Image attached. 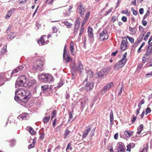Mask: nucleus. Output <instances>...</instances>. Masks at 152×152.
Masks as SVG:
<instances>
[{
	"instance_id": "f8f14e48",
	"label": "nucleus",
	"mask_w": 152,
	"mask_h": 152,
	"mask_svg": "<svg viewBox=\"0 0 152 152\" xmlns=\"http://www.w3.org/2000/svg\"><path fill=\"white\" fill-rule=\"evenodd\" d=\"M91 128L90 127H89L87 128L86 130L83 132L82 134V138L83 139H85L87 135L89 132L91 130Z\"/></svg>"
},
{
	"instance_id": "c03bdc74",
	"label": "nucleus",
	"mask_w": 152,
	"mask_h": 152,
	"mask_svg": "<svg viewBox=\"0 0 152 152\" xmlns=\"http://www.w3.org/2000/svg\"><path fill=\"white\" fill-rule=\"evenodd\" d=\"M149 10H148L147 11V13L145 14L143 17V20H145L147 16L149 15Z\"/></svg>"
},
{
	"instance_id": "a18cd8bd",
	"label": "nucleus",
	"mask_w": 152,
	"mask_h": 152,
	"mask_svg": "<svg viewBox=\"0 0 152 152\" xmlns=\"http://www.w3.org/2000/svg\"><path fill=\"white\" fill-rule=\"evenodd\" d=\"M70 12L68 11L67 12H64V14L65 16H69L70 15Z\"/></svg>"
},
{
	"instance_id": "4c0bfd02",
	"label": "nucleus",
	"mask_w": 152,
	"mask_h": 152,
	"mask_svg": "<svg viewBox=\"0 0 152 152\" xmlns=\"http://www.w3.org/2000/svg\"><path fill=\"white\" fill-rule=\"evenodd\" d=\"M151 111V110L150 107H148L145 110V114L146 115L150 113Z\"/></svg>"
},
{
	"instance_id": "f3484780",
	"label": "nucleus",
	"mask_w": 152,
	"mask_h": 152,
	"mask_svg": "<svg viewBox=\"0 0 152 152\" xmlns=\"http://www.w3.org/2000/svg\"><path fill=\"white\" fill-rule=\"evenodd\" d=\"M28 116V114L27 113H22L18 117L20 118H21L22 120L27 119Z\"/></svg>"
},
{
	"instance_id": "0e129e2a",
	"label": "nucleus",
	"mask_w": 152,
	"mask_h": 152,
	"mask_svg": "<svg viewBox=\"0 0 152 152\" xmlns=\"http://www.w3.org/2000/svg\"><path fill=\"white\" fill-rule=\"evenodd\" d=\"M15 141L14 140H12V141H11V142L12 143H13L11 144V146L12 147L15 144Z\"/></svg>"
},
{
	"instance_id": "ddd939ff",
	"label": "nucleus",
	"mask_w": 152,
	"mask_h": 152,
	"mask_svg": "<svg viewBox=\"0 0 152 152\" xmlns=\"http://www.w3.org/2000/svg\"><path fill=\"white\" fill-rule=\"evenodd\" d=\"M16 10L15 8H13L10 9L9 10L7 13L5 18H9L15 12Z\"/></svg>"
},
{
	"instance_id": "5701e85b",
	"label": "nucleus",
	"mask_w": 152,
	"mask_h": 152,
	"mask_svg": "<svg viewBox=\"0 0 152 152\" xmlns=\"http://www.w3.org/2000/svg\"><path fill=\"white\" fill-rule=\"evenodd\" d=\"M37 42L40 45H43L47 43L45 42L44 39H39L37 40Z\"/></svg>"
},
{
	"instance_id": "2f4dec72",
	"label": "nucleus",
	"mask_w": 152,
	"mask_h": 152,
	"mask_svg": "<svg viewBox=\"0 0 152 152\" xmlns=\"http://www.w3.org/2000/svg\"><path fill=\"white\" fill-rule=\"evenodd\" d=\"M106 75L104 74V73L103 72V71L102 70L98 73V76L100 77H102L104 75Z\"/></svg>"
},
{
	"instance_id": "1a4fd4ad",
	"label": "nucleus",
	"mask_w": 152,
	"mask_h": 152,
	"mask_svg": "<svg viewBox=\"0 0 152 152\" xmlns=\"http://www.w3.org/2000/svg\"><path fill=\"white\" fill-rule=\"evenodd\" d=\"M80 18H77L76 19L74 24V33H76L77 32L80 25Z\"/></svg>"
},
{
	"instance_id": "79ce46f5",
	"label": "nucleus",
	"mask_w": 152,
	"mask_h": 152,
	"mask_svg": "<svg viewBox=\"0 0 152 152\" xmlns=\"http://www.w3.org/2000/svg\"><path fill=\"white\" fill-rule=\"evenodd\" d=\"M129 30L130 31L133 32H135L137 31V29L136 28H132L130 26H129Z\"/></svg>"
},
{
	"instance_id": "39448f33",
	"label": "nucleus",
	"mask_w": 152,
	"mask_h": 152,
	"mask_svg": "<svg viewBox=\"0 0 152 152\" xmlns=\"http://www.w3.org/2000/svg\"><path fill=\"white\" fill-rule=\"evenodd\" d=\"M43 64L42 62L39 61H37L34 64V65L33 66V69L34 70H36L37 71H42V68L43 67Z\"/></svg>"
},
{
	"instance_id": "f704fd0d",
	"label": "nucleus",
	"mask_w": 152,
	"mask_h": 152,
	"mask_svg": "<svg viewBox=\"0 0 152 152\" xmlns=\"http://www.w3.org/2000/svg\"><path fill=\"white\" fill-rule=\"evenodd\" d=\"M41 88L44 91H45L49 88V86L47 85L43 86H42Z\"/></svg>"
},
{
	"instance_id": "9d476101",
	"label": "nucleus",
	"mask_w": 152,
	"mask_h": 152,
	"mask_svg": "<svg viewBox=\"0 0 152 152\" xmlns=\"http://www.w3.org/2000/svg\"><path fill=\"white\" fill-rule=\"evenodd\" d=\"M113 82H111L107 84L103 88L101 93L102 94L104 93L107 90L109 89L111 87L113 86Z\"/></svg>"
},
{
	"instance_id": "5fc2aeb1",
	"label": "nucleus",
	"mask_w": 152,
	"mask_h": 152,
	"mask_svg": "<svg viewBox=\"0 0 152 152\" xmlns=\"http://www.w3.org/2000/svg\"><path fill=\"white\" fill-rule=\"evenodd\" d=\"M61 127V125H60L59 126H58L56 127V128H55V131L57 132L59 131V130L60 129Z\"/></svg>"
},
{
	"instance_id": "8fccbe9b",
	"label": "nucleus",
	"mask_w": 152,
	"mask_h": 152,
	"mask_svg": "<svg viewBox=\"0 0 152 152\" xmlns=\"http://www.w3.org/2000/svg\"><path fill=\"white\" fill-rule=\"evenodd\" d=\"M121 20L123 22H125L127 21V18L125 16H123L121 18Z\"/></svg>"
},
{
	"instance_id": "9b49d317",
	"label": "nucleus",
	"mask_w": 152,
	"mask_h": 152,
	"mask_svg": "<svg viewBox=\"0 0 152 152\" xmlns=\"http://www.w3.org/2000/svg\"><path fill=\"white\" fill-rule=\"evenodd\" d=\"M127 39H126V40H122L121 45V49L122 50H126L127 48Z\"/></svg>"
},
{
	"instance_id": "aec40b11",
	"label": "nucleus",
	"mask_w": 152,
	"mask_h": 152,
	"mask_svg": "<svg viewBox=\"0 0 152 152\" xmlns=\"http://www.w3.org/2000/svg\"><path fill=\"white\" fill-rule=\"evenodd\" d=\"M26 83H23V81L21 80L17 81L16 83V85H17L19 86H25Z\"/></svg>"
},
{
	"instance_id": "58836bf2",
	"label": "nucleus",
	"mask_w": 152,
	"mask_h": 152,
	"mask_svg": "<svg viewBox=\"0 0 152 152\" xmlns=\"http://www.w3.org/2000/svg\"><path fill=\"white\" fill-rule=\"evenodd\" d=\"M131 11L133 12V14L135 15H137L138 14V12L137 10L133 9V8H131Z\"/></svg>"
},
{
	"instance_id": "393cba45",
	"label": "nucleus",
	"mask_w": 152,
	"mask_h": 152,
	"mask_svg": "<svg viewBox=\"0 0 152 152\" xmlns=\"http://www.w3.org/2000/svg\"><path fill=\"white\" fill-rule=\"evenodd\" d=\"M50 116L49 115L48 116H46L44 117L43 119V121L44 124L47 123L50 120Z\"/></svg>"
},
{
	"instance_id": "13d9d810",
	"label": "nucleus",
	"mask_w": 152,
	"mask_h": 152,
	"mask_svg": "<svg viewBox=\"0 0 152 152\" xmlns=\"http://www.w3.org/2000/svg\"><path fill=\"white\" fill-rule=\"evenodd\" d=\"M112 9H110L108 11L104 14V15L106 16L108 15L109 13L112 12Z\"/></svg>"
},
{
	"instance_id": "0eeeda50",
	"label": "nucleus",
	"mask_w": 152,
	"mask_h": 152,
	"mask_svg": "<svg viewBox=\"0 0 152 152\" xmlns=\"http://www.w3.org/2000/svg\"><path fill=\"white\" fill-rule=\"evenodd\" d=\"M118 152H124L125 150V147L123 143H119L118 144Z\"/></svg>"
},
{
	"instance_id": "a211bd4d",
	"label": "nucleus",
	"mask_w": 152,
	"mask_h": 152,
	"mask_svg": "<svg viewBox=\"0 0 152 152\" xmlns=\"http://www.w3.org/2000/svg\"><path fill=\"white\" fill-rule=\"evenodd\" d=\"M148 148V145L147 144L144 145L142 148L141 149L140 152H147V151Z\"/></svg>"
},
{
	"instance_id": "052dcab7",
	"label": "nucleus",
	"mask_w": 152,
	"mask_h": 152,
	"mask_svg": "<svg viewBox=\"0 0 152 152\" xmlns=\"http://www.w3.org/2000/svg\"><path fill=\"white\" fill-rule=\"evenodd\" d=\"M66 46L65 45L64 46V50L63 56H64V57H65V55H66V50H65V49H66Z\"/></svg>"
},
{
	"instance_id": "09e8293b",
	"label": "nucleus",
	"mask_w": 152,
	"mask_h": 152,
	"mask_svg": "<svg viewBox=\"0 0 152 152\" xmlns=\"http://www.w3.org/2000/svg\"><path fill=\"white\" fill-rule=\"evenodd\" d=\"M84 31V28L83 27H82L81 29L80 30V32L79 34V37H81V34L83 33V31Z\"/></svg>"
},
{
	"instance_id": "a19ab883",
	"label": "nucleus",
	"mask_w": 152,
	"mask_h": 152,
	"mask_svg": "<svg viewBox=\"0 0 152 152\" xmlns=\"http://www.w3.org/2000/svg\"><path fill=\"white\" fill-rule=\"evenodd\" d=\"M70 132V131L68 129H66L65 130V132L64 133V135L65 136V137H66L68 134H69Z\"/></svg>"
},
{
	"instance_id": "c756f323",
	"label": "nucleus",
	"mask_w": 152,
	"mask_h": 152,
	"mask_svg": "<svg viewBox=\"0 0 152 152\" xmlns=\"http://www.w3.org/2000/svg\"><path fill=\"white\" fill-rule=\"evenodd\" d=\"M72 149V148L71 146V144L69 143L68 144L66 148V151L67 152H68V150H70V151H71Z\"/></svg>"
},
{
	"instance_id": "4d7b16f0",
	"label": "nucleus",
	"mask_w": 152,
	"mask_h": 152,
	"mask_svg": "<svg viewBox=\"0 0 152 152\" xmlns=\"http://www.w3.org/2000/svg\"><path fill=\"white\" fill-rule=\"evenodd\" d=\"M142 25L144 26H145L147 24L146 21L145 20H143H143L142 21Z\"/></svg>"
},
{
	"instance_id": "7ed1b4c3",
	"label": "nucleus",
	"mask_w": 152,
	"mask_h": 152,
	"mask_svg": "<svg viewBox=\"0 0 152 152\" xmlns=\"http://www.w3.org/2000/svg\"><path fill=\"white\" fill-rule=\"evenodd\" d=\"M39 78L44 82L47 83H51L54 80V78L50 74H41L39 76Z\"/></svg>"
},
{
	"instance_id": "b1692460",
	"label": "nucleus",
	"mask_w": 152,
	"mask_h": 152,
	"mask_svg": "<svg viewBox=\"0 0 152 152\" xmlns=\"http://www.w3.org/2000/svg\"><path fill=\"white\" fill-rule=\"evenodd\" d=\"M20 80L23 81V83H27V77L25 76H22L19 77Z\"/></svg>"
},
{
	"instance_id": "20e7f679",
	"label": "nucleus",
	"mask_w": 152,
	"mask_h": 152,
	"mask_svg": "<svg viewBox=\"0 0 152 152\" xmlns=\"http://www.w3.org/2000/svg\"><path fill=\"white\" fill-rule=\"evenodd\" d=\"M152 39H150L148 42V45L147 49V51L144 55L145 56H150L151 54H152Z\"/></svg>"
},
{
	"instance_id": "603ef678",
	"label": "nucleus",
	"mask_w": 152,
	"mask_h": 152,
	"mask_svg": "<svg viewBox=\"0 0 152 152\" xmlns=\"http://www.w3.org/2000/svg\"><path fill=\"white\" fill-rule=\"evenodd\" d=\"M16 33L15 32L12 33V34L11 35V36H10V38H14L15 37H16Z\"/></svg>"
},
{
	"instance_id": "6ab92c4d",
	"label": "nucleus",
	"mask_w": 152,
	"mask_h": 152,
	"mask_svg": "<svg viewBox=\"0 0 152 152\" xmlns=\"http://www.w3.org/2000/svg\"><path fill=\"white\" fill-rule=\"evenodd\" d=\"M133 132L132 131L128 130L125 131L124 134L125 136L127 137H129L132 134Z\"/></svg>"
},
{
	"instance_id": "a878e982",
	"label": "nucleus",
	"mask_w": 152,
	"mask_h": 152,
	"mask_svg": "<svg viewBox=\"0 0 152 152\" xmlns=\"http://www.w3.org/2000/svg\"><path fill=\"white\" fill-rule=\"evenodd\" d=\"M36 143V140L35 139H33V142L32 144H30L28 146V148L30 149L31 148H33L34 147L35 144Z\"/></svg>"
},
{
	"instance_id": "423d86ee",
	"label": "nucleus",
	"mask_w": 152,
	"mask_h": 152,
	"mask_svg": "<svg viewBox=\"0 0 152 152\" xmlns=\"http://www.w3.org/2000/svg\"><path fill=\"white\" fill-rule=\"evenodd\" d=\"M77 10L81 16H82L84 15L86 11L85 8L83 7L82 4L81 3L80 4L79 6L78 7Z\"/></svg>"
},
{
	"instance_id": "bb28decb",
	"label": "nucleus",
	"mask_w": 152,
	"mask_h": 152,
	"mask_svg": "<svg viewBox=\"0 0 152 152\" xmlns=\"http://www.w3.org/2000/svg\"><path fill=\"white\" fill-rule=\"evenodd\" d=\"M110 123L112 124L113 122V111L111 110L110 114Z\"/></svg>"
},
{
	"instance_id": "c85d7f7f",
	"label": "nucleus",
	"mask_w": 152,
	"mask_h": 152,
	"mask_svg": "<svg viewBox=\"0 0 152 152\" xmlns=\"http://www.w3.org/2000/svg\"><path fill=\"white\" fill-rule=\"evenodd\" d=\"M102 70L103 71L104 74L106 75L108 74L109 72L110 71V69L109 68H104Z\"/></svg>"
},
{
	"instance_id": "f257e3e1",
	"label": "nucleus",
	"mask_w": 152,
	"mask_h": 152,
	"mask_svg": "<svg viewBox=\"0 0 152 152\" xmlns=\"http://www.w3.org/2000/svg\"><path fill=\"white\" fill-rule=\"evenodd\" d=\"M30 92L22 88L17 89L15 92V99L17 101L26 102L29 98Z\"/></svg>"
},
{
	"instance_id": "dca6fc26",
	"label": "nucleus",
	"mask_w": 152,
	"mask_h": 152,
	"mask_svg": "<svg viewBox=\"0 0 152 152\" xmlns=\"http://www.w3.org/2000/svg\"><path fill=\"white\" fill-rule=\"evenodd\" d=\"M88 31L89 37H92L93 36V29L91 27H89L88 29Z\"/></svg>"
},
{
	"instance_id": "864d4df0",
	"label": "nucleus",
	"mask_w": 152,
	"mask_h": 152,
	"mask_svg": "<svg viewBox=\"0 0 152 152\" xmlns=\"http://www.w3.org/2000/svg\"><path fill=\"white\" fill-rule=\"evenodd\" d=\"M144 12V9L142 8H141L139 10V13L140 14H142Z\"/></svg>"
},
{
	"instance_id": "473e14b6",
	"label": "nucleus",
	"mask_w": 152,
	"mask_h": 152,
	"mask_svg": "<svg viewBox=\"0 0 152 152\" xmlns=\"http://www.w3.org/2000/svg\"><path fill=\"white\" fill-rule=\"evenodd\" d=\"M56 111L55 110H54L53 111L52 113V115L51 116V119L52 118H54L55 117H56Z\"/></svg>"
},
{
	"instance_id": "cd10ccee",
	"label": "nucleus",
	"mask_w": 152,
	"mask_h": 152,
	"mask_svg": "<svg viewBox=\"0 0 152 152\" xmlns=\"http://www.w3.org/2000/svg\"><path fill=\"white\" fill-rule=\"evenodd\" d=\"M134 146V145L133 143H132V144L130 143L127 146V149L126 150L127 151H128L129 152L131 151V148L132 147V148H133Z\"/></svg>"
},
{
	"instance_id": "6e6552de",
	"label": "nucleus",
	"mask_w": 152,
	"mask_h": 152,
	"mask_svg": "<svg viewBox=\"0 0 152 152\" xmlns=\"http://www.w3.org/2000/svg\"><path fill=\"white\" fill-rule=\"evenodd\" d=\"M94 86L93 82H87L85 86V88L87 91H90L92 89Z\"/></svg>"
},
{
	"instance_id": "bf43d9fd",
	"label": "nucleus",
	"mask_w": 152,
	"mask_h": 152,
	"mask_svg": "<svg viewBox=\"0 0 152 152\" xmlns=\"http://www.w3.org/2000/svg\"><path fill=\"white\" fill-rule=\"evenodd\" d=\"M12 27V26H9V27L7 29V32L8 33L10 31H11V28Z\"/></svg>"
},
{
	"instance_id": "69168bd1",
	"label": "nucleus",
	"mask_w": 152,
	"mask_h": 152,
	"mask_svg": "<svg viewBox=\"0 0 152 152\" xmlns=\"http://www.w3.org/2000/svg\"><path fill=\"white\" fill-rule=\"evenodd\" d=\"M88 19L86 18H85L83 19V23H82V26L83 25V24H85L87 20Z\"/></svg>"
},
{
	"instance_id": "3c124183",
	"label": "nucleus",
	"mask_w": 152,
	"mask_h": 152,
	"mask_svg": "<svg viewBox=\"0 0 152 152\" xmlns=\"http://www.w3.org/2000/svg\"><path fill=\"white\" fill-rule=\"evenodd\" d=\"M7 49V45L5 47L4 46L3 48L1 49V52L2 53H4Z\"/></svg>"
},
{
	"instance_id": "72a5a7b5",
	"label": "nucleus",
	"mask_w": 152,
	"mask_h": 152,
	"mask_svg": "<svg viewBox=\"0 0 152 152\" xmlns=\"http://www.w3.org/2000/svg\"><path fill=\"white\" fill-rule=\"evenodd\" d=\"M29 131L31 134H32L33 135H35L36 134V132L34 131L32 127H30L29 129Z\"/></svg>"
},
{
	"instance_id": "680f3d73",
	"label": "nucleus",
	"mask_w": 152,
	"mask_h": 152,
	"mask_svg": "<svg viewBox=\"0 0 152 152\" xmlns=\"http://www.w3.org/2000/svg\"><path fill=\"white\" fill-rule=\"evenodd\" d=\"M39 6H38L37 7L36 10H35V11L34 12V13L33 14V15H32L33 17L35 15V14H36V13H37V10L39 8Z\"/></svg>"
},
{
	"instance_id": "e433bc0d",
	"label": "nucleus",
	"mask_w": 152,
	"mask_h": 152,
	"mask_svg": "<svg viewBox=\"0 0 152 152\" xmlns=\"http://www.w3.org/2000/svg\"><path fill=\"white\" fill-rule=\"evenodd\" d=\"M88 77L89 78H91L93 77V74L91 71H90L87 72V73Z\"/></svg>"
},
{
	"instance_id": "ea45409f",
	"label": "nucleus",
	"mask_w": 152,
	"mask_h": 152,
	"mask_svg": "<svg viewBox=\"0 0 152 152\" xmlns=\"http://www.w3.org/2000/svg\"><path fill=\"white\" fill-rule=\"evenodd\" d=\"M63 58L64 59H65V61L67 62H69V61H70L72 60V59L71 58H70L69 56L67 57H66V56H65V57H63Z\"/></svg>"
},
{
	"instance_id": "f03ea898",
	"label": "nucleus",
	"mask_w": 152,
	"mask_h": 152,
	"mask_svg": "<svg viewBox=\"0 0 152 152\" xmlns=\"http://www.w3.org/2000/svg\"><path fill=\"white\" fill-rule=\"evenodd\" d=\"M127 54L126 52L125 53L122 58L114 64L113 68L115 70H118L124 66L127 61V59L126 58Z\"/></svg>"
},
{
	"instance_id": "4be33fe9",
	"label": "nucleus",
	"mask_w": 152,
	"mask_h": 152,
	"mask_svg": "<svg viewBox=\"0 0 152 152\" xmlns=\"http://www.w3.org/2000/svg\"><path fill=\"white\" fill-rule=\"evenodd\" d=\"M78 66L77 68V70L80 71V72H81V70H83V66L80 61L78 62Z\"/></svg>"
},
{
	"instance_id": "338daca9",
	"label": "nucleus",
	"mask_w": 152,
	"mask_h": 152,
	"mask_svg": "<svg viewBox=\"0 0 152 152\" xmlns=\"http://www.w3.org/2000/svg\"><path fill=\"white\" fill-rule=\"evenodd\" d=\"M150 34V32H148L147 34L145 36L144 38H148V37L149 36Z\"/></svg>"
},
{
	"instance_id": "49530a36",
	"label": "nucleus",
	"mask_w": 152,
	"mask_h": 152,
	"mask_svg": "<svg viewBox=\"0 0 152 152\" xmlns=\"http://www.w3.org/2000/svg\"><path fill=\"white\" fill-rule=\"evenodd\" d=\"M63 84V82L62 81L60 82L58 84V85L57 86V87L59 88L61 87Z\"/></svg>"
},
{
	"instance_id": "e2e57ef3",
	"label": "nucleus",
	"mask_w": 152,
	"mask_h": 152,
	"mask_svg": "<svg viewBox=\"0 0 152 152\" xmlns=\"http://www.w3.org/2000/svg\"><path fill=\"white\" fill-rule=\"evenodd\" d=\"M137 119V118L135 116H134L133 117V119H132V122L133 123H134Z\"/></svg>"
},
{
	"instance_id": "774afa93",
	"label": "nucleus",
	"mask_w": 152,
	"mask_h": 152,
	"mask_svg": "<svg viewBox=\"0 0 152 152\" xmlns=\"http://www.w3.org/2000/svg\"><path fill=\"white\" fill-rule=\"evenodd\" d=\"M90 12H88L87 14H86V17L85 18H87V19H88L89 17V16L90 15Z\"/></svg>"
},
{
	"instance_id": "7c9ffc66",
	"label": "nucleus",
	"mask_w": 152,
	"mask_h": 152,
	"mask_svg": "<svg viewBox=\"0 0 152 152\" xmlns=\"http://www.w3.org/2000/svg\"><path fill=\"white\" fill-rule=\"evenodd\" d=\"M64 23L66 26H67L68 28H69L72 25V24L69 23L67 20H65L64 21Z\"/></svg>"
},
{
	"instance_id": "de8ad7c7",
	"label": "nucleus",
	"mask_w": 152,
	"mask_h": 152,
	"mask_svg": "<svg viewBox=\"0 0 152 152\" xmlns=\"http://www.w3.org/2000/svg\"><path fill=\"white\" fill-rule=\"evenodd\" d=\"M40 135L39 137V138L41 140H42L44 137V132L41 133V134H40Z\"/></svg>"
},
{
	"instance_id": "2eb2a0df",
	"label": "nucleus",
	"mask_w": 152,
	"mask_h": 152,
	"mask_svg": "<svg viewBox=\"0 0 152 152\" xmlns=\"http://www.w3.org/2000/svg\"><path fill=\"white\" fill-rule=\"evenodd\" d=\"M23 68L24 67L22 66H18L13 71L11 74L13 75L14 73L20 71L22 70Z\"/></svg>"
},
{
	"instance_id": "37998d69",
	"label": "nucleus",
	"mask_w": 152,
	"mask_h": 152,
	"mask_svg": "<svg viewBox=\"0 0 152 152\" xmlns=\"http://www.w3.org/2000/svg\"><path fill=\"white\" fill-rule=\"evenodd\" d=\"M57 119L56 118H55L53 122V128H54L56 125V123H57Z\"/></svg>"
},
{
	"instance_id": "c9c22d12",
	"label": "nucleus",
	"mask_w": 152,
	"mask_h": 152,
	"mask_svg": "<svg viewBox=\"0 0 152 152\" xmlns=\"http://www.w3.org/2000/svg\"><path fill=\"white\" fill-rule=\"evenodd\" d=\"M70 50L71 54L73 55V51L74 50V45H70Z\"/></svg>"
},
{
	"instance_id": "6e6d98bb",
	"label": "nucleus",
	"mask_w": 152,
	"mask_h": 152,
	"mask_svg": "<svg viewBox=\"0 0 152 152\" xmlns=\"http://www.w3.org/2000/svg\"><path fill=\"white\" fill-rule=\"evenodd\" d=\"M69 120H71L72 118V114L71 112H70L69 113Z\"/></svg>"
},
{
	"instance_id": "4468645a",
	"label": "nucleus",
	"mask_w": 152,
	"mask_h": 152,
	"mask_svg": "<svg viewBox=\"0 0 152 152\" xmlns=\"http://www.w3.org/2000/svg\"><path fill=\"white\" fill-rule=\"evenodd\" d=\"M99 36L100 37H104L106 38L109 37L107 31L104 30L100 33Z\"/></svg>"
},
{
	"instance_id": "412c9836",
	"label": "nucleus",
	"mask_w": 152,
	"mask_h": 152,
	"mask_svg": "<svg viewBox=\"0 0 152 152\" xmlns=\"http://www.w3.org/2000/svg\"><path fill=\"white\" fill-rule=\"evenodd\" d=\"M143 126L142 124H141L140 125L139 127L137 128V134H139L143 129Z\"/></svg>"
}]
</instances>
